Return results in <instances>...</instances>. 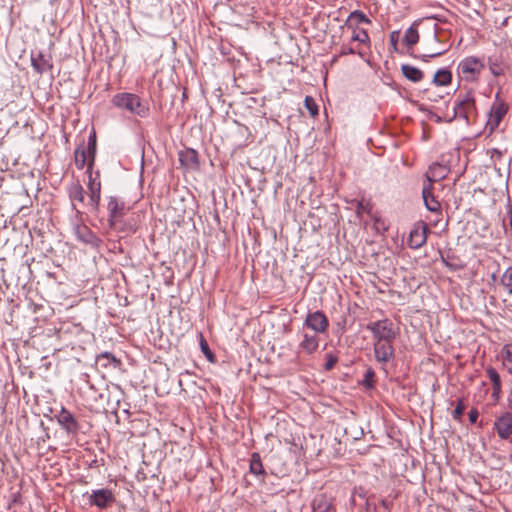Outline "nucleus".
Segmentation results:
<instances>
[{"label":"nucleus","instance_id":"f257e3e1","mask_svg":"<svg viewBox=\"0 0 512 512\" xmlns=\"http://www.w3.org/2000/svg\"><path fill=\"white\" fill-rule=\"evenodd\" d=\"M112 103L121 109L134 113L140 117L148 115V107L145 106L136 94L118 93L113 96Z\"/></svg>","mask_w":512,"mask_h":512},{"label":"nucleus","instance_id":"f03ea898","mask_svg":"<svg viewBox=\"0 0 512 512\" xmlns=\"http://www.w3.org/2000/svg\"><path fill=\"white\" fill-rule=\"evenodd\" d=\"M88 174V201L86 202V207L89 212L98 214L100 211V200H101V181H100V173L96 171L93 173L92 170H87Z\"/></svg>","mask_w":512,"mask_h":512},{"label":"nucleus","instance_id":"7ed1b4c3","mask_svg":"<svg viewBox=\"0 0 512 512\" xmlns=\"http://www.w3.org/2000/svg\"><path fill=\"white\" fill-rule=\"evenodd\" d=\"M476 115L475 98L472 91L458 95L454 105L453 118L464 119L467 124Z\"/></svg>","mask_w":512,"mask_h":512},{"label":"nucleus","instance_id":"20e7f679","mask_svg":"<svg viewBox=\"0 0 512 512\" xmlns=\"http://www.w3.org/2000/svg\"><path fill=\"white\" fill-rule=\"evenodd\" d=\"M366 329L372 333L373 342L394 341L397 336L393 323L388 318L370 322L366 325Z\"/></svg>","mask_w":512,"mask_h":512},{"label":"nucleus","instance_id":"39448f33","mask_svg":"<svg viewBox=\"0 0 512 512\" xmlns=\"http://www.w3.org/2000/svg\"><path fill=\"white\" fill-rule=\"evenodd\" d=\"M484 63L477 57H466L457 67V71L466 80H476L480 72L484 69Z\"/></svg>","mask_w":512,"mask_h":512},{"label":"nucleus","instance_id":"423d86ee","mask_svg":"<svg viewBox=\"0 0 512 512\" xmlns=\"http://www.w3.org/2000/svg\"><path fill=\"white\" fill-rule=\"evenodd\" d=\"M108 224L110 228L116 229L126 212V205L115 196L107 198Z\"/></svg>","mask_w":512,"mask_h":512},{"label":"nucleus","instance_id":"0eeeda50","mask_svg":"<svg viewBox=\"0 0 512 512\" xmlns=\"http://www.w3.org/2000/svg\"><path fill=\"white\" fill-rule=\"evenodd\" d=\"M394 341L373 342L374 356L378 363L386 364L395 356Z\"/></svg>","mask_w":512,"mask_h":512},{"label":"nucleus","instance_id":"6e6552de","mask_svg":"<svg viewBox=\"0 0 512 512\" xmlns=\"http://www.w3.org/2000/svg\"><path fill=\"white\" fill-rule=\"evenodd\" d=\"M507 111L508 106L504 102H495L491 106L489 111V117L486 123V128L489 129L490 133H492L496 128H498Z\"/></svg>","mask_w":512,"mask_h":512},{"label":"nucleus","instance_id":"1a4fd4ad","mask_svg":"<svg viewBox=\"0 0 512 512\" xmlns=\"http://www.w3.org/2000/svg\"><path fill=\"white\" fill-rule=\"evenodd\" d=\"M304 325L316 333H324L328 329L329 321L322 311H315L307 314Z\"/></svg>","mask_w":512,"mask_h":512},{"label":"nucleus","instance_id":"9d476101","mask_svg":"<svg viewBox=\"0 0 512 512\" xmlns=\"http://www.w3.org/2000/svg\"><path fill=\"white\" fill-rule=\"evenodd\" d=\"M439 42L440 40L438 39L437 34L434 33L431 39L429 40L427 52L425 54L415 55L413 52H409V55L416 59H420L423 62H428L429 59L439 57L448 51V47H434V44H437Z\"/></svg>","mask_w":512,"mask_h":512},{"label":"nucleus","instance_id":"9b49d317","mask_svg":"<svg viewBox=\"0 0 512 512\" xmlns=\"http://www.w3.org/2000/svg\"><path fill=\"white\" fill-rule=\"evenodd\" d=\"M494 429L501 439H509L512 435V412H505L494 422Z\"/></svg>","mask_w":512,"mask_h":512},{"label":"nucleus","instance_id":"f8f14e48","mask_svg":"<svg viewBox=\"0 0 512 512\" xmlns=\"http://www.w3.org/2000/svg\"><path fill=\"white\" fill-rule=\"evenodd\" d=\"M57 419L58 423L68 434H77L79 430V424L75 417L68 410L62 408L59 415L57 416Z\"/></svg>","mask_w":512,"mask_h":512},{"label":"nucleus","instance_id":"ddd939ff","mask_svg":"<svg viewBox=\"0 0 512 512\" xmlns=\"http://www.w3.org/2000/svg\"><path fill=\"white\" fill-rule=\"evenodd\" d=\"M89 500L91 505L103 509L114 501V495L109 489H99L92 492Z\"/></svg>","mask_w":512,"mask_h":512},{"label":"nucleus","instance_id":"4468645a","mask_svg":"<svg viewBox=\"0 0 512 512\" xmlns=\"http://www.w3.org/2000/svg\"><path fill=\"white\" fill-rule=\"evenodd\" d=\"M179 161L181 165L188 170H197L199 168V155L196 150L186 148L179 152Z\"/></svg>","mask_w":512,"mask_h":512},{"label":"nucleus","instance_id":"2eb2a0df","mask_svg":"<svg viewBox=\"0 0 512 512\" xmlns=\"http://www.w3.org/2000/svg\"><path fill=\"white\" fill-rule=\"evenodd\" d=\"M31 65L38 74H43L52 69L50 56H45L41 51L31 54Z\"/></svg>","mask_w":512,"mask_h":512},{"label":"nucleus","instance_id":"dca6fc26","mask_svg":"<svg viewBox=\"0 0 512 512\" xmlns=\"http://www.w3.org/2000/svg\"><path fill=\"white\" fill-rule=\"evenodd\" d=\"M312 512H335L332 498L325 493L317 494L312 501Z\"/></svg>","mask_w":512,"mask_h":512},{"label":"nucleus","instance_id":"f3484780","mask_svg":"<svg viewBox=\"0 0 512 512\" xmlns=\"http://www.w3.org/2000/svg\"><path fill=\"white\" fill-rule=\"evenodd\" d=\"M448 172L449 169L447 168V166L442 165L440 163L432 164L426 173L428 184H431L433 186L434 182H438L446 178Z\"/></svg>","mask_w":512,"mask_h":512},{"label":"nucleus","instance_id":"a211bd4d","mask_svg":"<svg viewBox=\"0 0 512 512\" xmlns=\"http://www.w3.org/2000/svg\"><path fill=\"white\" fill-rule=\"evenodd\" d=\"M433 186L431 184H427L422 189V197L425 203L426 208L435 213L441 212V204L440 202L434 197L432 193Z\"/></svg>","mask_w":512,"mask_h":512},{"label":"nucleus","instance_id":"6ab92c4d","mask_svg":"<svg viewBox=\"0 0 512 512\" xmlns=\"http://www.w3.org/2000/svg\"><path fill=\"white\" fill-rule=\"evenodd\" d=\"M427 241V227L423 225L422 229H414L409 235V246L413 249L422 247Z\"/></svg>","mask_w":512,"mask_h":512},{"label":"nucleus","instance_id":"aec40b11","mask_svg":"<svg viewBox=\"0 0 512 512\" xmlns=\"http://www.w3.org/2000/svg\"><path fill=\"white\" fill-rule=\"evenodd\" d=\"M486 374L489 380L492 382V397L495 401H498L501 394V379L500 375L494 367H487Z\"/></svg>","mask_w":512,"mask_h":512},{"label":"nucleus","instance_id":"412c9836","mask_svg":"<svg viewBox=\"0 0 512 512\" xmlns=\"http://www.w3.org/2000/svg\"><path fill=\"white\" fill-rule=\"evenodd\" d=\"M418 41H419V32L417 29V24L414 23L405 31L402 42L407 47L408 53H409V52H411L410 50H412L413 47L418 43Z\"/></svg>","mask_w":512,"mask_h":512},{"label":"nucleus","instance_id":"4be33fe9","mask_svg":"<svg viewBox=\"0 0 512 512\" xmlns=\"http://www.w3.org/2000/svg\"><path fill=\"white\" fill-rule=\"evenodd\" d=\"M86 154L88 155V170H92L95 162L96 150H97V137L95 130H92L88 137L87 147L85 148Z\"/></svg>","mask_w":512,"mask_h":512},{"label":"nucleus","instance_id":"5701e85b","mask_svg":"<svg viewBox=\"0 0 512 512\" xmlns=\"http://www.w3.org/2000/svg\"><path fill=\"white\" fill-rule=\"evenodd\" d=\"M68 193H69V198L71 199L72 203L77 201L86 207L85 191H84L83 186L79 182L72 183L71 186L69 187ZM73 206H74V208H76L75 204H73Z\"/></svg>","mask_w":512,"mask_h":512},{"label":"nucleus","instance_id":"b1692460","mask_svg":"<svg viewBox=\"0 0 512 512\" xmlns=\"http://www.w3.org/2000/svg\"><path fill=\"white\" fill-rule=\"evenodd\" d=\"M401 71L405 78L414 83L420 82L424 78V73L420 69L409 64H403Z\"/></svg>","mask_w":512,"mask_h":512},{"label":"nucleus","instance_id":"393cba45","mask_svg":"<svg viewBox=\"0 0 512 512\" xmlns=\"http://www.w3.org/2000/svg\"><path fill=\"white\" fill-rule=\"evenodd\" d=\"M319 341L316 335L304 334L303 340L300 342L299 347L307 354H312L318 349Z\"/></svg>","mask_w":512,"mask_h":512},{"label":"nucleus","instance_id":"a878e982","mask_svg":"<svg viewBox=\"0 0 512 512\" xmlns=\"http://www.w3.org/2000/svg\"><path fill=\"white\" fill-rule=\"evenodd\" d=\"M452 81V73L447 68H442L436 71L434 74L432 83L436 86H447Z\"/></svg>","mask_w":512,"mask_h":512},{"label":"nucleus","instance_id":"bb28decb","mask_svg":"<svg viewBox=\"0 0 512 512\" xmlns=\"http://www.w3.org/2000/svg\"><path fill=\"white\" fill-rule=\"evenodd\" d=\"M249 468H250V472L256 476H262L263 478L266 476V472L263 468L260 454L257 452H254L251 455Z\"/></svg>","mask_w":512,"mask_h":512},{"label":"nucleus","instance_id":"cd10ccee","mask_svg":"<svg viewBox=\"0 0 512 512\" xmlns=\"http://www.w3.org/2000/svg\"><path fill=\"white\" fill-rule=\"evenodd\" d=\"M96 362L101 364L103 367H108L110 365H113V367H119L121 365V361L117 359L112 353L110 352H103L96 357Z\"/></svg>","mask_w":512,"mask_h":512},{"label":"nucleus","instance_id":"c85d7f7f","mask_svg":"<svg viewBox=\"0 0 512 512\" xmlns=\"http://www.w3.org/2000/svg\"><path fill=\"white\" fill-rule=\"evenodd\" d=\"M88 155L86 154V150L84 144L79 145L74 153L75 165L78 169H83L85 165L88 166Z\"/></svg>","mask_w":512,"mask_h":512},{"label":"nucleus","instance_id":"c756f323","mask_svg":"<svg viewBox=\"0 0 512 512\" xmlns=\"http://www.w3.org/2000/svg\"><path fill=\"white\" fill-rule=\"evenodd\" d=\"M501 285L508 292V294L512 295V267H508L501 276L500 280Z\"/></svg>","mask_w":512,"mask_h":512},{"label":"nucleus","instance_id":"7c9ffc66","mask_svg":"<svg viewBox=\"0 0 512 512\" xmlns=\"http://www.w3.org/2000/svg\"><path fill=\"white\" fill-rule=\"evenodd\" d=\"M352 20H356L357 23H368V24L371 23L370 19L362 11H359V10H355L350 13V15L347 19L346 25H349V23Z\"/></svg>","mask_w":512,"mask_h":512},{"label":"nucleus","instance_id":"2f4dec72","mask_svg":"<svg viewBox=\"0 0 512 512\" xmlns=\"http://www.w3.org/2000/svg\"><path fill=\"white\" fill-rule=\"evenodd\" d=\"M200 347H201V351L203 352V354L206 356V358L210 361V362H214L215 361V355L214 353L210 350L209 348V345L207 343V341L205 340V338L203 337L202 334H200Z\"/></svg>","mask_w":512,"mask_h":512},{"label":"nucleus","instance_id":"473e14b6","mask_svg":"<svg viewBox=\"0 0 512 512\" xmlns=\"http://www.w3.org/2000/svg\"><path fill=\"white\" fill-rule=\"evenodd\" d=\"M375 372L372 368H368L365 372V375H364V379L362 381V384L368 388V389H371V388H374L375 386Z\"/></svg>","mask_w":512,"mask_h":512},{"label":"nucleus","instance_id":"72a5a7b5","mask_svg":"<svg viewBox=\"0 0 512 512\" xmlns=\"http://www.w3.org/2000/svg\"><path fill=\"white\" fill-rule=\"evenodd\" d=\"M353 41H358L360 43L366 44L369 42V35L366 30H353V34L351 36Z\"/></svg>","mask_w":512,"mask_h":512},{"label":"nucleus","instance_id":"f704fd0d","mask_svg":"<svg viewBox=\"0 0 512 512\" xmlns=\"http://www.w3.org/2000/svg\"><path fill=\"white\" fill-rule=\"evenodd\" d=\"M466 409V405L463 399H458L457 405L452 413L453 419L460 421L461 417Z\"/></svg>","mask_w":512,"mask_h":512},{"label":"nucleus","instance_id":"c9c22d12","mask_svg":"<svg viewBox=\"0 0 512 512\" xmlns=\"http://www.w3.org/2000/svg\"><path fill=\"white\" fill-rule=\"evenodd\" d=\"M79 238L82 239L85 243H92L95 239L94 234L84 226L82 229L78 230Z\"/></svg>","mask_w":512,"mask_h":512},{"label":"nucleus","instance_id":"e433bc0d","mask_svg":"<svg viewBox=\"0 0 512 512\" xmlns=\"http://www.w3.org/2000/svg\"><path fill=\"white\" fill-rule=\"evenodd\" d=\"M304 104H305V107L310 112L311 116H316L318 114V106L311 96L305 97Z\"/></svg>","mask_w":512,"mask_h":512},{"label":"nucleus","instance_id":"4c0bfd02","mask_svg":"<svg viewBox=\"0 0 512 512\" xmlns=\"http://www.w3.org/2000/svg\"><path fill=\"white\" fill-rule=\"evenodd\" d=\"M504 363L512 364V344H506L501 351Z\"/></svg>","mask_w":512,"mask_h":512},{"label":"nucleus","instance_id":"58836bf2","mask_svg":"<svg viewBox=\"0 0 512 512\" xmlns=\"http://www.w3.org/2000/svg\"><path fill=\"white\" fill-rule=\"evenodd\" d=\"M327 361L325 363V370H331L338 361V358L333 354L326 355Z\"/></svg>","mask_w":512,"mask_h":512},{"label":"nucleus","instance_id":"ea45409f","mask_svg":"<svg viewBox=\"0 0 512 512\" xmlns=\"http://www.w3.org/2000/svg\"><path fill=\"white\" fill-rule=\"evenodd\" d=\"M22 504V496L20 492H16L12 494V498L8 504V508H12L15 505H21Z\"/></svg>","mask_w":512,"mask_h":512},{"label":"nucleus","instance_id":"a19ab883","mask_svg":"<svg viewBox=\"0 0 512 512\" xmlns=\"http://www.w3.org/2000/svg\"><path fill=\"white\" fill-rule=\"evenodd\" d=\"M399 39V31H392L389 36L391 47L394 51H397V43Z\"/></svg>","mask_w":512,"mask_h":512},{"label":"nucleus","instance_id":"79ce46f5","mask_svg":"<svg viewBox=\"0 0 512 512\" xmlns=\"http://www.w3.org/2000/svg\"><path fill=\"white\" fill-rule=\"evenodd\" d=\"M490 71L494 76H499L503 73L502 68L497 63H490Z\"/></svg>","mask_w":512,"mask_h":512},{"label":"nucleus","instance_id":"37998d69","mask_svg":"<svg viewBox=\"0 0 512 512\" xmlns=\"http://www.w3.org/2000/svg\"><path fill=\"white\" fill-rule=\"evenodd\" d=\"M368 204H364L363 202L361 201H358L357 202V205H356V213L358 216H360L363 212H368Z\"/></svg>","mask_w":512,"mask_h":512},{"label":"nucleus","instance_id":"c03bdc74","mask_svg":"<svg viewBox=\"0 0 512 512\" xmlns=\"http://www.w3.org/2000/svg\"><path fill=\"white\" fill-rule=\"evenodd\" d=\"M469 421L474 424L477 419H478V416H479V413L477 411V409L475 408H472L470 411H469Z\"/></svg>","mask_w":512,"mask_h":512},{"label":"nucleus","instance_id":"a18cd8bd","mask_svg":"<svg viewBox=\"0 0 512 512\" xmlns=\"http://www.w3.org/2000/svg\"><path fill=\"white\" fill-rule=\"evenodd\" d=\"M121 231L129 233H134L136 231V228L133 224L125 223L123 227L120 228Z\"/></svg>","mask_w":512,"mask_h":512},{"label":"nucleus","instance_id":"49530a36","mask_svg":"<svg viewBox=\"0 0 512 512\" xmlns=\"http://www.w3.org/2000/svg\"><path fill=\"white\" fill-rule=\"evenodd\" d=\"M355 51L353 48L351 47H346V46H342V49H341V54H354Z\"/></svg>","mask_w":512,"mask_h":512},{"label":"nucleus","instance_id":"de8ad7c7","mask_svg":"<svg viewBox=\"0 0 512 512\" xmlns=\"http://www.w3.org/2000/svg\"><path fill=\"white\" fill-rule=\"evenodd\" d=\"M381 505H382L385 509L389 510V502H388L386 499H382V500H381Z\"/></svg>","mask_w":512,"mask_h":512},{"label":"nucleus","instance_id":"09e8293b","mask_svg":"<svg viewBox=\"0 0 512 512\" xmlns=\"http://www.w3.org/2000/svg\"><path fill=\"white\" fill-rule=\"evenodd\" d=\"M508 372H509L510 374H512V364H509V366H508Z\"/></svg>","mask_w":512,"mask_h":512}]
</instances>
